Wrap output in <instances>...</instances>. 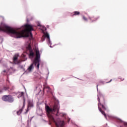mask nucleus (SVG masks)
Masks as SVG:
<instances>
[{
	"label": "nucleus",
	"instance_id": "nucleus-1",
	"mask_svg": "<svg viewBox=\"0 0 127 127\" xmlns=\"http://www.w3.org/2000/svg\"><path fill=\"white\" fill-rule=\"evenodd\" d=\"M60 109V105H59V102L55 103L53 107H50L47 105H46L45 106V110L50 122L55 123L57 127H64V121H59L56 122V121H55V120L54 119V117H53V115H55V113L56 112H57L56 116L57 117H58L59 115H60L59 114Z\"/></svg>",
	"mask_w": 127,
	"mask_h": 127
},
{
	"label": "nucleus",
	"instance_id": "nucleus-2",
	"mask_svg": "<svg viewBox=\"0 0 127 127\" xmlns=\"http://www.w3.org/2000/svg\"><path fill=\"white\" fill-rule=\"evenodd\" d=\"M22 30L18 32V28H16V38H20V37H32V31H33V27L32 25L26 24L21 28Z\"/></svg>",
	"mask_w": 127,
	"mask_h": 127
},
{
	"label": "nucleus",
	"instance_id": "nucleus-3",
	"mask_svg": "<svg viewBox=\"0 0 127 127\" xmlns=\"http://www.w3.org/2000/svg\"><path fill=\"white\" fill-rule=\"evenodd\" d=\"M0 31H4V32H7V33H9L12 37H16V30L6 25V24H1L0 27Z\"/></svg>",
	"mask_w": 127,
	"mask_h": 127
},
{
	"label": "nucleus",
	"instance_id": "nucleus-4",
	"mask_svg": "<svg viewBox=\"0 0 127 127\" xmlns=\"http://www.w3.org/2000/svg\"><path fill=\"white\" fill-rule=\"evenodd\" d=\"M40 54L39 53V51H36V58L34 61L33 64H32L28 68V71H31L32 69H33V64H34L35 66L37 65V68L39 69V65L40 64Z\"/></svg>",
	"mask_w": 127,
	"mask_h": 127
},
{
	"label": "nucleus",
	"instance_id": "nucleus-5",
	"mask_svg": "<svg viewBox=\"0 0 127 127\" xmlns=\"http://www.w3.org/2000/svg\"><path fill=\"white\" fill-rule=\"evenodd\" d=\"M100 99H103V104L105 105L106 102L105 101V97H104V96H98V101L99 102V103H98V107L99 111L101 112L102 115H104V116L105 117V118H106L107 115H106V113H105V112H104V111H106V110H107V109L106 108V107H105V105H104V104H102L101 103V101H100ZM101 107H102V108L103 109V110H104V111L102 110V108H101Z\"/></svg>",
	"mask_w": 127,
	"mask_h": 127
},
{
	"label": "nucleus",
	"instance_id": "nucleus-6",
	"mask_svg": "<svg viewBox=\"0 0 127 127\" xmlns=\"http://www.w3.org/2000/svg\"><path fill=\"white\" fill-rule=\"evenodd\" d=\"M2 100L4 102H8L9 103L13 102V98L10 95H4L2 97Z\"/></svg>",
	"mask_w": 127,
	"mask_h": 127
},
{
	"label": "nucleus",
	"instance_id": "nucleus-7",
	"mask_svg": "<svg viewBox=\"0 0 127 127\" xmlns=\"http://www.w3.org/2000/svg\"><path fill=\"white\" fill-rule=\"evenodd\" d=\"M34 107V104H33V101L32 100H29L28 101V106L25 112V114H27L29 110L31 109V108H33Z\"/></svg>",
	"mask_w": 127,
	"mask_h": 127
},
{
	"label": "nucleus",
	"instance_id": "nucleus-8",
	"mask_svg": "<svg viewBox=\"0 0 127 127\" xmlns=\"http://www.w3.org/2000/svg\"><path fill=\"white\" fill-rule=\"evenodd\" d=\"M28 49L29 51V58H33L34 57V52H33V50H32V48H31V46H30V45H28Z\"/></svg>",
	"mask_w": 127,
	"mask_h": 127
},
{
	"label": "nucleus",
	"instance_id": "nucleus-9",
	"mask_svg": "<svg viewBox=\"0 0 127 127\" xmlns=\"http://www.w3.org/2000/svg\"><path fill=\"white\" fill-rule=\"evenodd\" d=\"M17 97L19 99V98H21L23 100V104L24 103V99L25 102V98H24V93L23 92H19L17 93Z\"/></svg>",
	"mask_w": 127,
	"mask_h": 127
},
{
	"label": "nucleus",
	"instance_id": "nucleus-10",
	"mask_svg": "<svg viewBox=\"0 0 127 127\" xmlns=\"http://www.w3.org/2000/svg\"><path fill=\"white\" fill-rule=\"evenodd\" d=\"M24 107H25V99H24V103H23L22 107L21 109H20L19 111H18L17 112V115H18V116H19V115H20L21 114V113H22V111L24 109Z\"/></svg>",
	"mask_w": 127,
	"mask_h": 127
},
{
	"label": "nucleus",
	"instance_id": "nucleus-11",
	"mask_svg": "<svg viewBox=\"0 0 127 127\" xmlns=\"http://www.w3.org/2000/svg\"><path fill=\"white\" fill-rule=\"evenodd\" d=\"M89 18L92 21V22H94V21H97V20L100 18V17L94 16L92 17H89Z\"/></svg>",
	"mask_w": 127,
	"mask_h": 127
},
{
	"label": "nucleus",
	"instance_id": "nucleus-12",
	"mask_svg": "<svg viewBox=\"0 0 127 127\" xmlns=\"http://www.w3.org/2000/svg\"><path fill=\"white\" fill-rule=\"evenodd\" d=\"M44 34V37L47 38V41L49 42V43H50V37L49 36V34H48V33H45Z\"/></svg>",
	"mask_w": 127,
	"mask_h": 127
},
{
	"label": "nucleus",
	"instance_id": "nucleus-13",
	"mask_svg": "<svg viewBox=\"0 0 127 127\" xmlns=\"http://www.w3.org/2000/svg\"><path fill=\"white\" fill-rule=\"evenodd\" d=\"M121 123H122V125H123V126H121L120 127H127V123L124 122L122 120H120Z\"/></svg>",
	"mask_w": 127,
	"mask_h": 127
},
{
	"label": "nucleus",
	"instance_id": "nucleus-14",
	"mask_svg": "<svg viewBox=\"0 0 127 127\" xmlns=\"http://www.w3.org/2000/svg\"><path fill=\"white\" fill-rule=\"evenodd\" d=\"M16 56H17V57H16V63H17V64H20V63H21V62H22V60L17 59V56H18V54H17Z\"/></svg>",
	"mask_w": 127,
	"mask_h": 127
},
{
	"label": "nucleus",
	"instance_id": "nucleus-15",
	"mask_svg": "<svg viewBox=\"0 0 127 127\" xmlns=\"http://www.w3.org/2000/svg\"><path fill=\"white\" fill-rule=\"evenodd\" d=\"M13 63L14 64H16V55H14V57L13 59Z\"/></svg>",
	"mask_w": 127,
	"mask_h": 127
},
{
	"label": "nucleus",
	"instance_id": "nucleus-16",
	"mask_svg": "<svg viewBox=\"0 0 127 127\" xmlns=\"http://www.w3.org/2000/svg\"><path fill=\"white\" fill-rule=\"evenodd\" d=\"M73 15H79L80 14V12L79 11H74L73 12Z\"/></svg>",
	"mask_w": 127,
	"mask_h": 127
},
{
	"label": "nucleus",
	"instance_id": "nucleus-17",
	"mask_svg": "<svg viewBox=\"0 0 127 127\" xmlns=\"http://www.w3.org/2000/svg\"><path fill=\"white\" fill-rule=\"evenodd\" d=\"M82 18L85 21H88V18H87L85 16H83Z\"/></svg>",
	"mask_w": 127,
	"mask_h": 127
},
{
	"label": "nucleus",
	"instance_id": "nucleus-18",
	"mask_svg": "<svg viewBox=\"0 0 127 127\" xmlns=\"http://www.w3.org/2000/svg\"><path fill=\"white\" fill-rule=\"evenodd\" d=\"M5 72H6V71L5 70H4L2 72V74H3V75H6V73H5Z\"/></svg>",
	"mask_w": 127,
	"mask_h": 127
},
{
	"label": "nucleus",
	"instance_id": "nucleus-19",
	"mask_svg": "<svg viewBox=\"0 0 127 127\" xmlns=\"http://www.w3.org/2000/svg\"><path fill=\"white\" fill-rule=\"evenodd\" d=\"M7 89H8V88L4 87L3 89V90H4V91H6V90H7Z\"/></svg>",
	"mask_w": 127,
	"mask_h": 127
},
{
	"label": "nucleus",
	"instance_id": "nucleus-20",
	"mask_svg": "<svg viewBox=\"0 0 127 127\" xmlns=\"http://www.w3.org/2000/svg\"><path fill=\"white\" fill-rule=\"evenodd\" d=\"M46 88H47V89H49H49H50V87H49V86L46 87Z\"/></svg>",
	"mask_w": 127,
	"mask_h": 127
},
{
	"label": "nucleus",
	"instance_id": "nucleus-21",
	"mask_svg": "<svg viewBox=\"0 0 127 127\" xmlns=\"http://www.w3.org/2000/svg\"><path fill=\"white\" fill-rule=\"evenodd\" d=\"M111 81H112V79H111L110 81L107 82V83H111Z\"/></svg>",
	"mask_w": 127,
	"mask_h": 127
},
{
	"label": "nucleus",
	"instance_id": "nucleus-22",
	"mask_svg": "<svg viewBox=\"0 0 127 127\" xmlns=\"http://www.w3.org/2000/svg\"><path fill=\"white\" fill-rule=\"evenodd\" d=\"M29 22V20L28 19H27V22L28 23Z\"/></svg>",
	"mask_w": 127,
	"mask_h": 127
},
{
	"label": "nucleus",
	"instance_id": "nucleus-23",
	"mask_svg": "<svg viewBox=\"0 0 127 127\" xmlns=\"http://www.w3.org/2000/svg\"><path fill=\"white\" fill-rule=\"evenodd\" d=\"M0 93H2V91L0 90Z\"/></svg>",
	"mask_w": 127,
	"mask_h": 127
},
{
	"label": "nucleus",
	"instance_id": "nucleus-24",
	"mask_svg": "<svg viewBox=\"0 0 127 127\" xmlns=\"http://www.w3.org/2000/svg\"><path fill=\"white\" fill-rule=\"evenodd\" d=\"M98 86H99V85L97 84V88H98Z\"/></svg>",
	"mask_w": 127,
	"mask_h": 127
},
{
	"label": "nucleus",
	"instance_id": "nucleus-25",
	"mask_svg": "<svg viewBox=\"0 0 127 127\" xmlns=\"http://www.w3.org/2000/svg\"><path fill=\"white\" fill-rule=\"evenodd\" d=\"M100 83H103V82L102 81H100Z\"/></svg>",
	"mask_w": 127,
	"mask_h": 127
},
{
	"label": "nucleus",
	"instance_id": "nucleus-26",
	"mask_svg": "<svg viewBox=\"0 0 127 127\" xmlns=\"http://www.w3.org/2000/svg\"><path fill=\"white\" fill-rule=\"evenodd\" d=\"M21 68H22V66H21Z\"/></svg>",
	"mask_w": 127,
	"mask_h": 127
}]
</instances>
